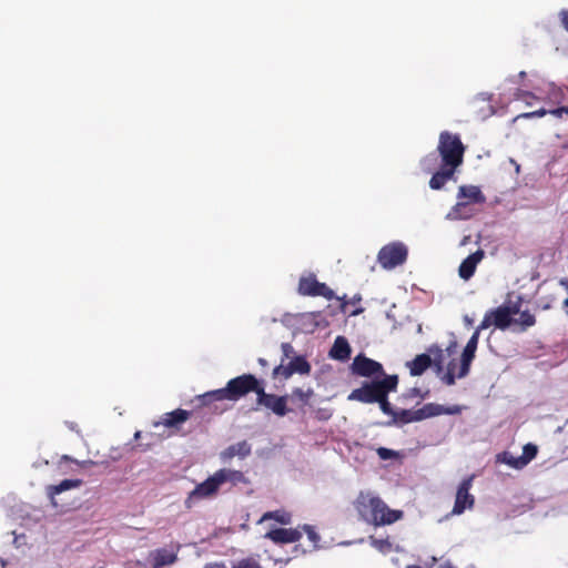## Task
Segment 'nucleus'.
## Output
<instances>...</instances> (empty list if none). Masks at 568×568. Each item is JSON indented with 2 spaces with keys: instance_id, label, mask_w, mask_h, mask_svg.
I'll return each mask as SVG.
<instances>
[{
  "instance_id": "nucleus-1",
  "label": "nucleus",
  "mask_w": 568,
  "mask_h": 568,
  "mask_svg": "<svg viewBox=\"0 0 568 568\" xmlns=\"http://www.w3.org/2000/svg\"><path fill=\"white\" fill-rule=\"evenodd\" d=\"M465 151L466 146L462 142L459 134L449 131L440 132L437 144L440 164L439 170L429 180V187L432 190H440L449 180L454 179L457 169L464 162Z\"/></svg>"
},
{
  "instance_id": "nucleus-2",
  "label": "nucleus",
  "mask_w": 568,
  "mask_h": 568,
  "mask_svg": "<svg viewBox=\"0 0 568 568\" xmlns=\"http://www.w3.org/2000/svg\"><path fill=\"white\" fill-rule=\"evenodd\" d=\"M354 508L364 521L374 526L390 525L402 517V511L389 509L371 491H359L354 500Z\"/></svg>"
},
{
  "instance_id": "nucleus-3",
  "label": "nucleus",
  "mask_w": 568,
  "mask_h": 568,
  "mask_svg": "<svg viewBox=\"0 0 568 568\" xmlns=\"http://www.w3.org/2000/svg\"><path fill=\"white\" fill-rule=\"evenodd\" d=\"M397 375H386L382 379L364 382L361 387L353 389L347 398L348 400L373 404L376 403L383 394L395 392L397 389Z\"/></svg>"
},
{
  "instance_id": "nucleus-4",
  "label": "nucleus",
  "mask_w": 568,
  "mask_h": 568,
  "mask_svg": "<svg viewBox=\"0 0 568 568\" xmlns=\"http://www.w3.org/2000/svg\"><path fill=\"white\" fill-rule=\"evenodd\" d=\"M255 376L252 374H243L230 379L226 386L214 389L213 396L224 398V400L237 402L245 397L254 389Z\"/></svg>"
},
{
  "instance_id": "nucleus-5",
  "label": "nucleus",
  "mask_w": 568,
  "mask_h": 568,
  "mask_svg": "<svg viewBox=\"0 0 568 568\" xmlns=\"http://www.w3.org/2000/svg\"><path fill=\"white\" fill-rule=\"evenodd\" d=\"M458 202L453 207V214L458 219H469L471 213L468 211L469 204H483L486 201L481 190L476 185H462L458 189Z\"/></svg>"
},
{
  "instance_id": "nucleus-6",
  "label": "nucleus",
  "mask_w": 568,
  "mask_h": 568,
  "mask_svg": "<svg viewBox=\"0 0 568 568\" xmlns=\"http://www.w3.org/2000/svg\"><path fill=\"white\" fill-rule=\"evenodd\" d=\"M407 255L408 251L405 244L402 242H392L379 250L377 261L383 268L392 270L404 264L407 260Z\"/></svg>"
},
{
  "instance_id": "nucleus-7",
  "label": "nucleus",
  "mask_w": 568,
  "mask_h": 568,
  "mask_svg": "<svg viewBox=\"0 0 568 568\" xmlns=\"http://www.w3.org/2000/svg\"><path fill=\"white\" fill-rule=\"evenodd\" d=\"M297 293L302 296H322L328 301L335 297L333 290L325 283L318 282L316 275L313 273L301 276Z\"/></svg>"
},
{
  "instance_id": "nucleus-8",
  "label": "nucleus",
  "mask_w": 568,
  "mask_h": 568,
  "mask_svg": "<svg viewBox=\"0 0 568 568\" xmlns=\"http://www.w3.org/2000/svg\"><path fill=\"white\" fill-rule=\"evenodd\" d=\"M219 490L220 486L214 475H211L203 483L197 484L195 488L189 493L184 500V507L186 509H192L199 501L215 497Z\"/></svg>"
},
{
  "instance_id": "nucleus-9",
  "label": "nucleus",
  "mask_w": 568,
  "mask_h": 568,
  "mask_svg": "<svg viewBox=\"0 0 568 568\" xmlns=\"http://www.w3.org/2000/svg\"><path fill=\"white\" fill-rule=\"evenodd\" d=\"M352 373L362 377L386 376L383 365L363 354H358L351 365Z\"/></svg>"
},
{
  "instance_id": "nucleus-10",
  "label": "nucleus",
  "mask_w": 568,
  "mask_h": 568,
  "mask_svg": "<svg viewBox=\"0 0 568 568\" xmlns=\"http://www.w3.org/2000/svg\"><path fill=\"white\" fill-rule=\"evenodd\" d=\"M471 477L464 479L457 489L456 499L453 508L454 515H460L465 511L466 508H471L474 506L475 499L474 496L469 494V489L471 487Z\"/></svg>"
},
{
  "instance_id": "nucleus-11",
  "label": "nucleus",
  "mask_w": 568,
  "mask_h": 568,
  "mask_svg": "<svg viewBox=\"0 0 568 568\" xmlns=\"http://www.w3.org/2000/svg\"><path fill=\"white\" fill-rule=\"evenodd\" d=\"M478 341H479L478 332H474L462 353L459 368H458L459 378H464L468 375L471 362L475 358L476 349L478 346Z\"/></svg>"
},
{
  "instance_id": "nucleus-12",
  "label": "nucleus",
  "mask_w": 568,
  "mask_h": 568,
  "mask_svg": "<svg viewBox=\"0 0 568 568\" xmlns=\"http://www.w3.org/2000/svg\"><path fill=\"white\" fill-rule=\"evenodd\" d=\"M417 410V417L420 420H424L426 418L439 416V415H457L460 414L462 408L458 405L453 406H444L436 403H428L425 404L422 408L416 409Z\"/></svg>"
},
{
  "instance_id": "nucleus-13",
  "label": "nucleus",
  "mask_w": 568,
  "mask_h": 568,
  "mask_svg": "<svg viewBox=\"0 0 568 568\" xmlns=\"http://www.w3.org/2000/svg\"><path fill=\"white\" fill-rule=\"evenodd\" d=\"M265 538L274 544H292L302 538V531L298 528H275L267 531Z\"/></svg>"
},
{
  "instance_id": "nucleus-14",
  "label": "nucleus",
  "mask_w": 568,
  "mask_h": 568,
  "mask_svg": "<svg viewBox=\"0 0 568 568\" xmlns=\"http://www.w3.org/2000/svg\"><path fill=\"white\" fill-rule=\"evenodd\" d=\"M213 475L220 487L224 484H231L232 486H236L239 484H248V479L241 470L221 468L216 470Z\"/></svg>"
},
{
  "instance_id": "nucleus-15",
  "label": "nucleus",
  "mask_w": 568,
  "mask_h": 568,
  "mask_svg": "<svg viewBox=\"0 0 568 568\" xmlns=\"http://www.w3.org/2000/svg\"><path fill=\"white\" fill-rule=\"evenodd\" d=\"M494 325L499 329H506L511 324V315L518 313L517 307L499 306L489 311Z\"/></svg>"
},
{
  "instance_id": "nucleus-16",
  "label": "nucleus",
  "mask_w": 568,
  "mask_h": 568,
  "mask_svg": "<svg viewBox=\"0 0 568 568\" xmlns=\"http://www.w3.org/2000/svg\"><path fill=\"white\" fill-rule=\"evenodd\" d=\"M287 395L280 396L271 394L268 398L262 404V407H265L278 417H283L291 410L287 407Z\"/></svg>"
},
{
  "instance_id": "nucleus-17",
  "label": "nucleus",
  "mask_w": 568,
  "mask_h": 568,
  "mask_svg": "<svg viewBox=\"0 0 568 568\" xmlns=\"http://www.w3.org/2000/svg\"><path fill=\"white\" fill-rule=\"evenodd\" d=\"M484 257V252L481 250L476 251L475 253H471L468 255L459 265L458 274L463 280H469L475 271L477 264L481 261Z\"/></svg>"
},
{
  "instance_id": "nucleus-18",
  "label": "nucleus",
  "mask_w": 568,
  "mask_h": 568,
  "mask_svg": "<svg viewBox=\"0 0 568 568\" xmlns=\"http://www.w3.org/2000/svg\"><path fill=\"white\" fill-rule=\"evenodd\" d=\"M152 568H162L173 565L178 560V551H171L166 548H159L150 552Z\"/></svg>"
},
{
  "instance_id": "nucleus-19",
  "label": "nucleus",
  "mask_w": 568,
  "mask_h": 568,
  "mask_svg": "<svg viewBox=\"0 0 568 568\" xmlns=\"http://www.w3.org/2000/svg\"><path fill=\"white\" fill-rule=\"evenodd\" d=\"M251 454V445L246 440L239 442L229 446L221 453V459L224 462L231 460L235 456L245 458Z\"/></svg>"
},
{
  "instance_id": "nucleus-20",
  "label": "nucleus",
  "mask_w": 568,
  "mask_h": 568,
  "mask_svg": "<svg viewBox=\"0 0 568 568\" xmlns=\"http://www.w3.org/2000/svg\"><path fill=\"white\" fill-rule=\"evenodd\" d=\"M191 416V412L178 408L173 412L166 413L162 419L161 423H156L155 426L159 424L164 425L168 428H174L181 425L182 423L186 422Z\"/></svg>"
},
{
  "instance_id": "nucleus-21",
  "label": "nucleus",
  "mask_w": 568,
  "mask_h": 568,
  "mask_svg": "<svg viewBox=\"0 0 568 568\" xmlns=\"http://www.w3.org/2000/svg\"><path fill=\"white\" fill-rule=\"evenodd\" d=\"M349 355L351 346L347 339L343 336H338L329 351V356L338 361H346L349 358Z\"/></svg>"
},
{
  "instance_id": "nucleus-22",
  "label": "nucleus",
  "mask_w": 568,
  "mask_h": 568,
  "mask_svg": "<svg viewBox=\"0 0 568 568\" xmlns=\"http://www.w3.org/2000/svg\"><path fill=\"white\" fill-rule=\"evenodd\" d=\"M407 366L412 376H419L432 366V357L428 354H419L412 362H408Z\"/></svg>"
},
{
  "instance_id": "nucleus-23",
  "label": "nucleus",
  "mask_w": 568,
  "mask_h": 568,
  "mask_svg": "<svg viewBox=\"0 0 568 568\" xmlns=\"http://www.w3.org/2000/svg\"><path fill=\"white\" fill-rule=\"evenodd\" d=\"M428 355L432 357V366L435 367L436 373L442 374L448 357L445 351L438 345H432L428 347Z\"/></svg>"
},
{
  "instance_id": "nucleus-24",
  "label": "nucleus",
  "mask_w": 568,
  "mask_h": 568,
  "mask_svg": "<svg viewBox=\"0 0 568 568\" xmlns=\"http://www.w3.org/2000/svg\"><path fill=\"white\" fill-rule=\"evenodd\" d=\"M81 485H82L81 479H64L58 485L49 486L47 489L48 496L53 500L55 495H59L62 491H65V490L72 489V488H78Z\"/></svg>"
},
{
  "instance_id": "nucleus-25",
  "label": "nucleus",
  "mask_w": 568,
  "mask_h": 568,
  "mask_svg": "<svg viewBox=\"0 0 568 568\" xmlns=\"http://www.w3.org/2000/svg\"><path fill=\"white\" fill-rule=\"evenodd\" d=\"M288 364L294 374L308 375L312 369L311 364L301 355L293 357Z\"/></svg>"
},
{
  "instance_id": "nucleus-26",
  "label": "nucleus",
  "mask_w": 568,
  "mask_h": 568,
  "mask_svg": "<svg viewBox=\"0 0 568 568\" xmlns=\"http://www.w3.org/2000/svg\"><path fill=\"white\" fill-rule=\"evenodd\" d=\"M393 422L396 424H409L413 422H419L417 417V410L400 409L396 410L393 416Z\"/></svg>"
},
{
  "instance_id": "nucleus-27",
  "label": "nucleus",
  "mask_w": 568,
  "mask_h": 568,
  "mask_svg": "<svg viewBox=\"0 0 568 568\" xmlns=\"http://www.w3.org/2000/svg\"><path fill=\"white\" fill-rule=\"evenodd\" d=\"M420 168L426 173H435L439 170L438 168V155L429 153L420 160Z\"/></svg>"
},
{
  "instance_id": "nucleus-28",
  "label": "nucleus",
  "mask_w": 568,
  "mask_h": 568,
  "mask_svg": "<svg viewBox=\"0 0 568 568\" xmlns=\"http://www.w3.org/2000/svg\"><path fill=\"white\" fill-rule=\"evenodd\" d=\"M314 396L313 388L308 387L307 389H303L301 387H295L292 389L291 398L298 400L302 405H307L310 399Z\"/></svg>"
},
{
  "instance_id": "nucleus-29",
  "label": "nucleus",
  "mask_w": 568,
  "mask_h": 568,
  "mask_svg": "<svg viewBox=\"0 0 568 568\" xmlns=\"http://www.w3.org/2000/svg\"><path fill=\"white\" fill-rule=\"evenodd\" d=\"M254 385L255 386H254V389H252V393H254L256 395V406L257 407L255 409H257L258 407L262 406V404L268 398V396L271 394L265 392L263 382L260 381L256 376H255Z\"/></svg>"
},
{
  "instance_id": "nucleus-30",
  "label": "nucleus",
  "mask_w": 568,
  "mask_h": 568,
  "mask_svg": "<svg viewBox=\"0 0 568 568\" xmlns=\"http://www.w3.org/2000/svg\"><path fill=\"white\" fill-rule=\"evenodd\" d=\"M284 362H281L280 365L275 366L272 372V377L274 379L282 378L288 379L294 373L290 366V364L284 365Z\"/></svg>"
},
{
  "instance_id": "nucleus-31",
  "label": "nucleus",
  "mask_w": 568,
  "mask_h": 568,
  "mask_svg": "<svg viewBox=\"0 0 568 568\" xmlns=\"http://www.w3.org/2000/svg\"><path fill=\"white\" fill-rule=\"evenodd\" d=\"M274 519L283 525L291 523V515L285 511H267L263 515L262 520Z\"/></svg>"
},
{
  "instance_id": "nucleus-32",
  "label": "nucleus",
  "mask_w": 568,
  "mask_h": 568,
  "mask_svg": "<svg viewBox=\"0 0 568 568\" xmlns=\"http://www.w3.org/2000/svg\"><path fill=\"white\" fill-rule=\"evenodd\" d=\"M214 390L206 392L205 394L199 395L196 397L197 406L205 407L210 406L214 402H222L224 398H217L216 396H213Z\"/></svg>"
},
{
  "instance_id": "nucleus-33",
  "label": "nucleus",
  "mask_w": 568,
  "mask_h": 568,
  "mask_svg": "<svg viewBox=\"0 0 568 568\" xmlns=\"http://www.w3.org/2000/svg\"><path fill=\"white\" fill-rule=\"evenodd\" d=\"M516 323H519L521 325V329L525 331L526 328L535 325L536 317L529 311H524L520 313V317Z\"/></svg>"
},
{
  "instance_id": "nucleus-34",
  "label": "nucleus",
  "mask_w": 568,
  "mask_h": 568,
  "mask_svg": "<svg viewBox=\"0 0 568 568\" xmlns=\"http://www.w3.org/2000/svg\"><path fill=\"white\" fill-rule=\"evenodd\" d=\"M537 455V447L532 444H527L524 446V454L520 456L521 465H527L535 456Z\"/></svg>"
},
{
  "instance_id": "nucleus-35",
  "label": "nucleus",
  "mask_w": 568,
  "mask_h": 568,
  "mask_svg": "<svg viewBox=\"0 0 568 568\" xmlns=\"http://www.w3.org/2000/svg\"><path fill=\"white\" fill-rule=\"evenodd\" d=\"M376 403L379 404L381 410L384 414L389 415L392 417L394 416V413L396 410L392 407L390 403L388 402V394H383Z\"/></svg>"
},
{
  "instance_id": "nucleus-36",
  "label": "nucleus",
  "mask_w": 568,
  "mask_h": 568,
  "mask_svg": "<svg viewBox=\"0 0 568 568\" xmlns=\"http://www.w3.org/2000/svg\"><path fill=\"white\" fill-rule=\"evenodd\" d=\"M371 544L373 547L378 549L379 551H388L392 548V544L388 539H377V538H371Z\"/></svg>"
},
{
  "instance_id": "nucleus-37",
  "label": "nucleus",
  "mask_w": 568,
  "mask_h": 568,
  "mask_svg": "<svg viewBox=\"0 0 568 568\" xmlns=\"http://www.w3.org/2000/svg\"><path fill=\"white\" fill-rule=\"evenodd\" d=\"M456 378H459L458 371L448 368L442 379L446 385L452 386L456 383Z\"/></svg>"
},
{
  "instance_id": "nucleus-38",
  "label": "nucleus",
  "mask_w": 568,
  "mask_h": 568,
  "mask_svg": "<svg viewBox=\"0 0 568 568\" xmlns=\"http://www.w3.org/2000/svg\"><path fill=\"white\" fill-rule=\"evenodd\" d=\"M232 568H262L261 565L252 559V558H245L240 561H237L235 565H233Z\"/></svg>"
},
{
  "instance_id": "nucleus-39",
  "label": "nucleus",
  "mask_w": 568,
  "mask_h": 568,
  "mask_svg": "<svg viewBox=\"0 0 568 568\" xmlns=\"http://www.w3.org/2000/svg\"><path fill=\"white\" fill-rule=\"evenodd\" d=\"M281 349H282V354H283L282 362H284L286 359H292L293 357H295V349L292 346V344L282 343Z\"/></svg>"
},
{
  "instance_id": "nucleus-40",
  "label": "nucleus",
  "mask_w": 568,
  "mask_h": 568,
  "mask_svg": "<svg viewBox=\"0 0 568 568\" xmlns=\"http://www.w3.org/2000/svg\"><path fill=\"white\" fill-rule=\"evenodd\" d=\"M494 325L493 317L490 312H487L480 322V324L476 327L475 332H478V336L480 335V332L488 328L489 326Z\"/></svg>"
},
{
  "instance_id": "nucleus-41",
  "label": "nucleus",
  "mask_w": 568,
  "mask_h": 568,
  "mask_svg": "<svg viewBox=\"0 0 568 568\" xmlns=\"http://www.w3.org/2000/svg\"><path fill=\"white\" fill-rule=\"evenodd\" d=\"M503 462L506 463L507 465L514 467V468H521V467H524V465H521V463H519V462H521L520 457L516 458V457H514L511 455L508 456L506 453L504 454Z\"/></svg>"
},
{
  "instance_id": "nucleus-42",
  "label": "nucleus",
  "mask_w": 568,
  "mask_h": 568,
  "mask_svg": "<svg viewBox=\"0 0 568 568\" xmlns=\"http://www.w3.org/2000/svg\"><path fill=\"white\" fill-rule=\"evenodd\" d=\"M303 530L307 534L310 540L316 545L317 541L320 540V536L317 535V532L314 530V528L312 526H308V525H304L303 526Z\"/></svg>"
},
{
  "instance_id": "nucleus-43",
  "label": "nucleus",
  "mask_w": 568,
  "mask_h": 568,
  "mask_svg": "<svg viewBox=\"0 0 568 568\" xmlns=\"http://www.w3.org/2000/svg\"><path fill=\"white\" fill-rule=\"evenodd\" d=\"M559 19L562 28L568 32V9H562L559 12Z\"/></svg>"
},
{
  "instance_id": "nucleus-44",
  "label": "nucleus",
  "mask_w": 568,
  "mask_h": 568,
  "mask_svg": "<svg viewBox=\"0 0 568 568\" xmlns=\"http://www.w3.org/2000/svg\"><path fill=\"white\" fill-rule=\"evenodd\" d=\"M377 454L382 459H388L394 456V452L385 447L378 448Z\"/></svg>"
},
{
  "instance_id": "nucleus-45",
  "label": "nucleus",
  "mask_w": 568,
  "mask_h": 568,
  "mask_svg": "<svg viewBox=\"0 0 568 568\" xmlns=\"http://www.w3.org/2000/svg\"><path fill=\"white\" fill-rule=\"evenodd\" d=\"M444 351H445V354L448 357L455 355L456 351H457V342L456 341H452Z\"/></svg>"
},
{
  "instance_id": "nucleus-46",
  "label": "nucleus",
  "mask_w": 568,
  "mask_h": 568,
  "mask_svg": "<svg viewBox=\"0 0 568 568\" xmlns=\"http://www.w3.org/2000/svg\"><path fill=\"white\" fill-rule=\"evenodd\" d=\"M549 111H547L546 109H539L537 111H534L531 113H527L526 116L528 118H540V116H544L545 114H547Z\"/></svg>"
},
{
  "instance_id": "nucleus-47",
  "label": "nucleus",
  "mask_w": 568,
  "mask_h": 568,
  "mask_svg": "<svg viewBox=\"0 0 568 568\" xmlns=\"http://www.w3.org/2000/svg\"><path fill=\"white\" fill-rule=\"evenodd\" d=\"M420 395V390L416 387L414 388H410L406 394H404L403 396L404 397H408V398H412V397H415V396H419Z\"/></svg>"
},
{
  "instance_id": "nucleus-48",
  "label": "nucleus",
  "mask_w": 568,
  "mask_h": 568,
  "mask_svg": "<svg viewBox=\"0 0 568 568\" xmlns=\"http://www.w3.org/2000/svg\"><path fill=\"white\" fill-rule=\"evenodd\" d=\"M448 368H453L454 371H458L459 368V365H457L456 361L455 359H452L448 364H447V369Z\"/></svg>"
},
{
  "instance_id": "nucleus-49",
  "label": "nucleus",
  "mask_w": 568,
  "mask_h": 568,
  "mask_svg": "<svg viewBox=\"0 0 568 568\" xmlns=\"http://www.w3.org/2000/svg\"><path fill=\"white\" fill-rule=\"evenodd\" d=\"M548 113H550V114H552V115H555L557 118H561L564 115L561 112H559V108L552 109Z\"/></svg>"
},
{
  "instance_id": "nucleus-50",
  "label": "nucleus",
  "mask_w": 568,
  "mask_h": 568,
  "mask_svg": "<svg viewBox=\"0 0 568 568\" xmlns=\"http://www.w3.org/2000/svg\"><path fill=\"white\" fill-rule=\"evenodd\" d=\"M258 364L262 366V367H266L268 364H267V361L265 358H258Z\"/></svg>"
},
{
  "instance_id": "nucleus-51",
  "label": "nucleus",
  "mask_w": 568,
  "mask_h": 568,
  "mask_svg": "<svg viewBox=\"0 0 568 568\" xmlns=\"http://www.w3.org/2000/svg\"><path fill=\"white\" fill-rule=\"evenodd\" d=\"M439 568H455L450 562H444L439 566Z\"/></svg>"
},
{
  "instance_id": "nucleus-52",
  "label": "nucleus",
  "mask_w": 568,
  "mask_h": 568,
  "mask_svg": "<svg viewBox=\"0 0 568 568\" xmlns=\"http://www.w3.org/2000/svg\"><path fill=\"white\" fill-rule=\"evenodd\" d=\"M464 321H465L466 325H468V326H471V325H473V320H471V318H469L468 316H465V317H464Z\"/></svg>"
},
{
  "instance_id": "nucleus-53",
  "label": "nucleus",
  "mask_w": 568,
  "mask_h": 568,
  "mask_svg": "<svg viewBox=\"0 0 568 568\" xmlns=\"http://www.w3.org/2000/svg\"><path fill=\"white\" fill-rule=\"evenodd\" d=\"M559 112H561L562 114H567L568 115V106H560L559 108Z\"/></svg>"
},
{
  "instance_id": "nucleus-54",
  "label": "nucleus",
  "mask_w": 568,
  "mask_h": 568,
  "mask_svg": "<svg viewBox=\"0 0 568 568\" xmlns=\"http://www.w3.org/2000/svg\"><path fill=\"white\" fill-rule=\"evenodd\" d=\"M518 77H519L520 79L526 78V72H525V71H520V72H519V74H518Z\"/></svg>"
},
{
  "instance_id": "nucleus-55",
  "label": "nucleus",
  "mask_w": 568,
  "mask_h": 568,
  "mask_svg": "<svg viewBox=\"0 0 568 568\" xmlns=\"http://www.w3.org/2000/svg\"><path fill=\"white\" fill-rule=\"evenodd\" d=\"M406 568H423L422 566H418V565H409L407 566Z\"/></svg>"
},
{
  "instance_id": "nucleus-56",
  "label": "nucleus",
  "mask_w": 568,
  "mask_h": 568,
  "mask_svg": "<svg viewBox=\"0 0 568 568\" xmlns=\"http://www.w3.org/2000/svg\"><path fill=\"white\" fill-rule=\"evenodd\" d=\"M62 458L65 459V460H71V458L69 456H67V455H63Z\"/></svg>"
}]
</instances>
